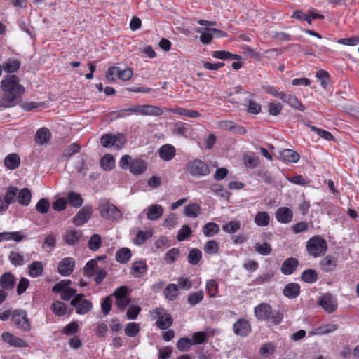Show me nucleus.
Segmentation results:
<instances>
[{"instance_id":"obj_47","label":"nucleus","mask_w":359,"mask_h":359,"mask_svg":"<svg viewBox=\"0 0 359 359\" xmlns=\"http://www.w3.org/2000/svg\"><path fill=\"white\" fill-rule=\"evenodd\" d=\"M152 233L151 231H139L135 238H134V243L137 245L144 244L148 238L151 237Z\"/></svg>"},{"instance_id":"obj_13","label":"nucleus","mask_w":359,"mask_h":359,"mask_svg":"<svg viewBox=\"0 0 359 359\" xmlns=\"http://www.w3.org/2000/svg\"><path fill=\"white\" fill-rule=\"evenodd\" d=\"M318 304L328 313H332L337 307L336 300L330 294H327L320 297L318 299Z\"/></svg>"},{"instance_id":"obj_29","label":"nucleus","mask_w":359,"mask_h":359,"mask_svg":"<svg viewBox=\"0 0 359 359\" xmlns=\"http://www.w3.org/2000/svg\"><path fill=\"white\" fill-rule=\"evenodd\" d=\"M20 163V158L16 154H10L4 159V165L9 170L17 168Z\"/></svg>"},{"instance_id":"obj_46","label":"nucleus","mask_w":359,"mask_h":359,"mask_svg":"<svg viewBox=\"0 0 359 359\" xmlns=\"http://www.w3.org/2000/svg\"><path fill=\"white\" fill-rule=\"evenodd\" d=\"M202 257L201 252L196 248H193L188 255V262L191 265H196Z\"/></svg>"},{"instance_id":"obj_12","label":"nucleus","mask_w":359,"mask_h":359,"mask_svg":"<svg viewBox=\"0 0 359 359\" xmlns=\"http://www.w3.org/2000/svg\"><path fill=\"white\" fill-rule=\"evenodd\" d=\"M272 314L271 306L266 303H261L255 308V315L258 320H267Z\"/></svg>"},{"instance_id":"obj_1","label":"nucleus","mask_w":359,"mask_h":359,"mask_svg":"<svg viewBox=\"0 0 359 359\" xmlns=\"http://www.w3.org/2000/svg\"><path fill=\"white\" fill-rule=\"evenodd\" d=\"M0 107L10 108L16 106L22 100V95L25 91V87L20 83L15 75H8L1 82Z\"/></svg>"},{"instance_id":"obj_57","label":"nucleus","mask_w":359,"mask_h":359,"mask_svg":"<svg viewBox=\"0 0 359 359\" xmlns=\"http://www.w3.org/2000/svg\"><path fill=\"white\" fill-rule=\"evenodd\" d=\"M193 345L192 341L187 337H183L177 341V347L181 351H187Z\"/></svg>"},{"instance_id":"obj_11","label":"nucleus","mask_w":359,"mask_h":359,"mask_svg":"<svg viewBox=\"0 0 359 359\" xmlns=\"http://www.w3.org/2000/svg\"><path fill=\"white\" fill-rule=\"evenodd\" d=\"M75 261L72 257L62 259L58 265V272L63 276H69L74 271Z\"/></svg>"},{"instance_id":"obj_6","label":"nucleus","mask_w":359,"mask_h":359,"mask_svg":"<svg viewBox=\"0 0 359 359\" xmlns=\"http://www.w3.org/2000/svg\"><path fill=\"white\" fill-rule=\"evenodd\" d=\"M11 320L17 328L23 332L29 331L31 325L27 318V311L22 309L15 310L11 316Z\"/></svg>"},{"instance_id":"obj_33","label":"nucleus","mask_w":359,"mask_h":359,"mask_svg":"<svg viewBox=\"0 0 359 359\" xmlns=\"http://www.w3.org/2000/svg\"><path fill=\"white\" fill-rule=\"evenodd\" d=\"M100 165L106 171L111 170L115 165V160L110 154H106L100 159Z\"/></svg>"},{"instance_id":"obj_8","label":"nucleus","mask_w":359,"mask_h":359,"mask_svg":"<svg viewBox=\"0 0 359 359\" xmlns=\"http://www.w3.org/2000/svg\"><path fill=\"white\" fill-rule=\"evenodd\" d=\"M71 305L76 309V312L80 315L88 313L93 306L89 300L84 299L83 294L75 295L71 302Z\"/></svg>"},{"instance_id":"obj_26","label":"nucleus","mask_w":359,"mask_h":359,"mask_svg":"<svg viewBox=\"0 0 359 359\" xmlns=\"http://www.w3.org/2000/svg\"><path fill=\"white\" fill-rule=\"evenodd\" d=\"M51 134L47 128H41L36 131V142L39 144H46L50 139Z\"/></svg>"},{"instance_id":"obj_63","label":"nucleus","mask_w":359,"mask_h":359,"mask_svg":"<svg viewBox=\"0 0 359 359\" xmlns=\"http://www.w3.org/2000/svg\"><path fill=\"white\" fill-rule=\"evenodd\" d=\"M316 77L321 81V85L323 88H326L329 83V74L323 69L318 70L316 74Z\"/></svg>"},{"instance_id":"obj_10","label":"nucleus","mask_w":359,"mask_h":359,"mask_svg":"<svg viewBox=\"0 0 359 359\" xmlns=\"http://www.w3.org/2000/svg\"><path fill=\"white\" fill-rule=\"evenodd\" d=\"M1 339L4 342L9 344L11 346L17 348H25L27 346V343L24 340L9 332H3L1 334Z\"/></svg>"},{"instance_id":"obj_19","label":"nucleus","mask_w":359,"mask_h":359,"mask_svg":"<svg viewBox=\"0 0 359 359\" xmlns=\"http://www.w3.org/2000/svg\"><path fill=\"white\" fill-rule=\"evenodd\" d=\"M147 163L142 158H135L131 161L130 170L133 174L140 175L147 170Z\"/></svg>"},{"instance_id":"obj_43","label":"nucleus","mask_w":359,"mask_h":359,"mask_svg":"<svg viewBox=\"0 0 359 359\" xmlns=\"http://www.w3.org/2000/svg\"><path fill=\"white\" fill-rule=\"evenodd\" d=\"M3 69L8 73H13L18 71L20 67V62L17 60H9L2 65Z\"/></svg>"},{"instance_id":"obj_60","label":"nucleus","mask_w":359,"mask_h":359,"mask_svg":"<svg viewBox=\"0 0 359 359\" xmlns=\"http://www.w3.org/2000/svg\"><path fill=\"white\" fill-rule=\"evenodd\" d=\"M337 329L338 325L336 324H327L318 327L317 333L320 334H327L336 331Z\"/></svg>"},{"instance_id":"obj_64","label":"nucleus","mask_w":359,"mask_h":359,"mask_svg":"<svg viewBox=\"0 0 359 359\" xmlns=\"http://www.w3.org/2000/svg\"><path fill=\"white\" fill-rule=\"evenodd\" d=\"M191 233V230L189 226L184 225L179 231L177 238L179 241H182L187 239Z\"/></svg>"},{"instance_id":"obj_37","label":"nucleus","mask_w":359,"mask_h":359,"mask_svg":"<svg viewBox=\"0 0 359 359\" xmlns=\"http://www.w3.org/2000/svg\"><path fill=\"white\" fill-rule=\"evenodd\" d=\"M201 207L197 203H191L184 208V214L191 218L197 217L201 213Z\"/></svg>"},{"instance_id":"obj_18","label":"nucleus","mask_w":359,"mask_h":359,"mask_svg":"<svg viewBox=\"0 0 359 359\" xmlns=\"http://www.w3.org/2000/svg\"><path fill=\"white\" fill-rule=\"evenodd\" d=\"M163 214V208L161 205L155 204L148 207L147 217L149 220L155 221Z\"/></svg>"},{"instance_id":"obj_39","label":"nucleus","mask_w":359,"mask_h":359,"mask_svg":"<svg viewBox=\"0 0 359 359\" xmlns=\"http://www.w3.org/2000/svg\"><path fill=\"white\" fill-rule=\"evenodd\" d=\"M219 231V225L214 222H208L203 226V233L206 237H212Z\"/></svg>"},{"instance_id":"obj_24","label":"nucleus","mask_w":359,"mask_h":359,"mask_svg":"<svg viewBox=\"0 0 359 359\" xmlns=\"http://www.w3.org/2000/svg\"><path fill=\"white\" fill-rule=\"evenodd\" d=\"M300 292V287L299 284L295 283H291L287 284L283 289V294L290 298L294 299L296 298Z\"/></svg>"},{"instance_id":"obj_53","label":"nucleus","mask_w":359,"mask_h":359,"mask_svg":"<svg viewBox=\"0 0 359 359\" xmlns=\"http://www.w3.org/2000/svg\"><path fill=\"white\" fill-rule=\"evenodd\" d=\"M244 163L246 167L255 168L259 163V158L254 154H246L244 156Z\"/></svg>"},{"instance_id":"obj_61","label":"nucleus","mask_w":359,"mask_h":359,"mask_svg":"<svg viewBox=\"0 0 359 359\" xmlns=\"http://www.w3.org/2000/svg\"><path fill=\"white\" fill-rule=\"evenodd\" d=\"M139 325L135 323H130L125 329V333L128 337H135L139 332Z\"/></svg>"},{"instance_id":"obj_42","label":"nucleus","mask_w":359,"mask_h":359,"mask_svg":"<svg viewBox=\"0 0 359 359\" xmlns=\"http://www.w3.org/2000/svg\"><path fill=\"white\" fill-rule=\"evenodd\" d=\"M51 310L56 316H62L67 313V306L65 303L56 301L52 304Z\"/></svg>"},{"instance_id":"obj_40","label":"nucleus","mask_w":359,"mask_h":359,"mask_svg":"<svg viewBox=\"0 0 359 359\" xmlns=\"http://www.w3.org/2000/svg\"><path fill=\"white\" fill-rule=\"evenodd\" d=\"M318 273L313 269H307L302 273V279L307 283H315L318 280Z\"/></svg>"},{"instance_id":"obj_21","label":"nucleus","mask_w":359,"mask_h":359,"mask_svg":"<svg viewBox=\"0 0 359 359\" xmlns=\"http://www.w3.org/2000/svg\"><path fill=\"white\" fill-rule=\"evenodd\" d=\"M282 100L287 103L291 107L300 111L305 110L304 106L296 96L285 93L284 96L282 97Z\"/></svg>"},{"instance_id":"obj_41","label":"nucleus","mask_w":359,"mask_h":359,"mask_svg":"<svg viewBox=\"0 0 359 359\" xmlns=\"http://www.w3.org/2000/svg\"><path fill=\"white\" fill-rule=\"evenodd\" d=\"M196 32L201 34L200 41L203 44H209L213 39L212 32L206 30V28H197Z\"/></svg>"},{"instance_id":"obj_7","label":"nucleus","mask_w":359,"mask_h":359,"mask_svg":"<svg viewBox=\"0 0 359 359\" xmlns=\"http://www.w3.org/2000/svg\"><path fill=\"white\" fill-rule=\"evenodd\" d=\"M153 315L157 318L156 325L161 330H166L172 324V318L163 308H157L153 311Z\"/></svg>"},{"instance_id":"obj_56","label":"nucleus","mask_w":359,"mask_h":359,"mask_svg":"<svg viewBox=\"0 0 359 359\" xmlns=\"http://www.w3.org/2000/svg\"><path fill=\"white\" fill-rule=\"evenodd\" d=\"M283 109V105L278 102H269L268 104V112L271 116H278Z\"/></svg>"},{"instance_id":"obj_52","label":"nucleus","mask_w":359,"mask_h":359,"mask_svg":"<svg viewBox=\"0 0 359 359\" xmlns=\"http://www.w3.org/2000/svg\"><path fill=\"white\" fill-rule=\"evenodd\" d=\"M102 245L101 237L99 234H93L89 239L88 245L89 248L95 251L100 248Z\"/></svg>"},{"instance_id":"obj_36","label":"nucleus","mask_w":359,"mask_h":359,"mask_svg":"<svg viewBox=\"0 0 359 359\" xmlns=\"http://www.w3.org/2000/svg\"><path fill=\"white\" fill-rule=\"evenodd\" d=\"M99 268L100 267L98 266L97 259H91L87 262L84 267V275L88 277H92L94 276V273L96 272V271L98 270Z\"/></svg>"},{"instance_id":"obj_44","label":"nucleus","mask_w":359,"mask_h":359,"mask_svg":"<svg viewBox=\"0 0 359 359\" xmlns=\"http://www.w3.org/2000/svg\"><path fill=\"white\" fill-rule=\"evenodd\" d=\"M67 200L69 204L75 208H79L83 204L81 196L76 192H69L67 195Z\"/></svg>"},{"instance_id":"obj_51","label":"nucleus","mask_w":359,"mask_h":359,"mask_svg":"<svg viewBox=\"0 0 359 359\" xmlns=\"http://www.w3.org/2000/svg\"><path fill=\"white\" fill-rule=\"evenodd\" d=\"M241 228V224L238 221H231L223 225V230L229 233H234Z\"/></svg>"},{"instance_id":"obj_9","label":"nucleus","mask_w":359,"mask_h":359,"mask_svg":"<svg viewBox=\"0 0 359 359\" xmlns=\"http://www.w3.org/2000/svg\"><path fill=\"white\" fill-rule=\"evenodd\" d=\"M233 330L235 334L245 337L251 332V325L248 320L240 318L234 323Z\"/></svg>"},{"instance_id":"obj_17","label":"nucleus","mask_w":359,"mask_h":359,"mask_svg":"<svg viewBox=\"0 0 359 359\" xmlns=\"http://www.w3.org/2000/svg\"><path fill=\"white\" fill-rule=\"evenodd\" d=\"M299 261L294 257H290L283 262L281 266V272L285 275L292 274L297 268Z\"/></svg>"},{"instance_id":"obj_15","label":"nucleus","mask_w":359,"mask_h":359,"mask_svg":"<svg viewBox=\"0 0 359 359\" xmlns=\"http://www.w3.org/2000/svg\"><path fill=\"white\" fill-rule=\"evenodd\" d=\"M91 215V210L90 208L83 207L73 218V223L76 226H81L86 223Z\"/></svg>"},{"instance_id":"obj_62","label":"nucleus","mask_w":359,"mask_h":359,"mask_svg":"<svg viewBox=\"0 0 359 359\" xmlns=\"http://www.w3.org/2000/svg\"><path fill=\"white\" fill-rule=\"evenodd\" d=\"M206 290L210 297H214L217 293V284L215 280H210L206 283Z\"/></svg>"},{"instance_id":"obj_25","label":"nucleus","mask_w":359,"mask_h":359,"mask_svg":"<svg viewBox=\"0 0 359 359\" xmlns=\"http://www.w3.org/2000/svg\"><path fill=\"white\" fill-rule=\"evenodd\" d=\"M320 266L323 271H333L337 266V260L331 256H326L320 261Z\"/></svg>"},{"instance_id":"obj_5","label":"nucleus","mask_w":359,"mask_h":359,"mask_svg":"<svg viewBox=\"0 0 359 359\" xmlns=\"http://www.w3.org/2000/svg\"><path fill=\"white\" fill-rule=\"evenodd\" d=\"M100 215L107 219L116 220L122 217L123 213L114 204L104 202L99 205Z\"/></svg>"},{"instance_id":"obj_30","label":"nucleus","mask_w":359,"mask_h":359,"mask_svg":"<svg viewBox=\"0 0 359 359\" xmlns=\"http://www.w3.org/2000/svg\"><path fill=\"white\" fill-rule=\"evenodd\" d=\"M280 155L283 161L289 163H296L299 159V154L292 149H284Z\"/></svg>"},{"instance_id":"obj_20","label":"nucleus","mask_w":359,"mask_h":359,"mask_svg":"<svg viewBox=\"0 0 359 359\" xmlns=\"http://www.w3.org/2000/svg\"><path fill=\"white\" fill-rule=\"evenodd\" d=\"M159 157L163 161H170L175 156V149L170 144H165L158 150Z\"/></svg>"},{"instance_id":"obj_59","label":"nucleus","mask_w":359,"mask_h":359,"mask_svg":"<svg viewBox=\"0 0 359 359\" xmlns=\"http://www.w3.org/2000/svg\"><path fill=\"white\" fill-rule=\"evenodd\" d=\"M50 208V203L46 198H41L36 205V210L41 213L46 214L48 212Z\"/></svg>"},{"instance_id":"obj_3","label":"nucleus","mask_w":359,"mask_h":359,"mask_svg":"<svg viewBox=\"0 0 359 359\" xmlns=\"http://www.w3.org/2000/svg\"><path fill=\"white\" fill-rule=\"evenodd\" d=\"M327 249L326 241L319 236H313L306 243L308 253L314 257L325 255Z\"/></svg>"},{"instance_id":"obj_34","label":"nucleus","mask_w":359,"mask_h":359,"mask_svg":"<svg viewBox=\"0 0 359 359\" xmlns=\"http://www.w3.org/2000/svg\"><path fill=\"white\" fill-rule=\"evenodd\" d=\"M131 257V251L127 248L118 250L116 254V259L120 263H127Z\"/></svg>"},{"instance_id":"obj_23","label":"nucleus","mask_w":359,"mask_h":359,"mask_svg":"<svg viewBox=\"0 0 359 359\" xmlns=\"http://www.w3.org/2000/svg\"><path fill=\"white\" fill-rule=\"evenodd\" d=\"M147 268V265L144 262H135L131 267V274L135 278L141 277L143 274L146 273Z\"/></svg>"},{"instance_id":"obj_16","label":"nucleus","mask_w":359,"mask_h":359,"mask_svg":"<svg viewBox=\"0 0 359 359\" xmlns=\"http://www.w3.org/2000/svg\"><path fill=\"white\" fill-rule=\"evenodd\" d=\"M16 278L11 272L4 273L0 278V286L3 290H9L14 287Z\"/></svg>"},{"instance_id":"obj_4","label":"nucleus","mask_w":359,"mask_h":359,"mask_svg":"<svg viewBox=\"0 0 359 359\" xmlns=\"http://www.w3.org/2000/svg\"><path fill=\"white\" fill-rule=\"evenodd\" d=\"M186 170L190 175L195 177H201L210 173L208 165L199 159L189 161L187 165Z\"/></svg>"},{"instance_id":"obj_27","label":"nucleus","mask_w":359,"mask_h":359,"mask_svg":"<svg viewBox=\"0 0 359 359\" xmlns=\"http://www.w3.org/2000/svg\"><path fill=\"white\" fill-rule=\"evenodd\" d=\"M212 57L220 60H241V56L237 54L231 53L229 51L216 50L212 52Z\"/></svg>"},{"instance_id":"obj_49","label":"nucleus","mask_w":359,"mask_h":359,"mask_svg":"<svg viewBox=\"0 0 359 359\" xmlns=\"http://www.w3.org/2000/svg\"><path fill=\"white\" fill-rule=\"evenodd\" d=\"M254 248L257 252L264 256L269 255L272 251L271 245L266 242L262 244L257 243Z\"/></svg>"},{"instance_id":"obj_2","label":"nucleus","mask_w":359,"mask_h":359,"mask_svg":"<svg viewBox=\"0 0 359 359\" xmlns=\"http://www.w3.org/2000/svg\"><path fill=\"white\" fill-rule=\"evenodd\" d=\"M163 111L161 108L149 104H134L130 107L118 111V116L125 117L132 114H139L142 116H160L163 114Z\"/></svg>"},{"instance_id":"obj_50","label":"nucleus","mask_w":359,"mask_h":359,"mask_svg":"<svg viewBox=\"0 0 359 359\" xmlns=\"http://www.w3.org/2000/svg\"><path fill=\"white\" fill-rule=\"evenodd\" d=\"M122 69L119 67L112 66L110 67L106 74V79L108 81H115L116 76L119 79Z\"/></svg>"},{"instance_id":"obj_54","label":"nucleus","mask_w":359,"mask_h":359,"mask_svg":"<svg viewBox=\"0 0 359 359\" xmlns=\"http://www.w3.org/2000/svg\"><path fill=\"white\" fill-rule=\"evenodd\" d=\"M208 340V335L205 332H196L192 335V343L193 344H201L206 342Z\"/></svg>"},{"instance_id":"obj_55","label":"nucleus","mask_w":359,"mask_h":359,"mask_svg":"<svg viewBox=\"0 0 359 359\" xmlns=\"http://www.w3.org/2000/svg\"><path fill=\"white\" fill-rule=\"evenodd\" d=\"M218 250L219 245L215 240L208 241L204 246V251L207 254H216Z\"/></svg>"},{"instance_id":"obj_35","label":"nucleus","mask_w":359,"mask_h":359,"mask_svg":"<svg viewBox=\"0 0 359 359\" xmlns=\"http://www.w3.org/2000/svg\"><path fill=\"white\" fill-rule=\"evenodd\" d=\"M81 233L79 231L71 230L66 232L64 241L69 245H74L79 240Z\"/></svg>"},{"instance_id":"obj_14","label":"nucleus","mask_w":359,"mask_h":359,"mask_svg":"<svg viewBox=\"0 0 359 359\" xmlns=\"http://www.w3.org/2000/svg\"><path fill=\"white\" fill-rule=\"evenodd\" d=\"M276 218L280 223L287 224L292 221L293 218V212L288 208L281 207L277 209L276 212Z\"/></svg>"},{"instance_id":"obj_38","label":"nucleus","mask_w":359,"mask_h":359,"mask_svg":"<svg viewBox=\"0 0 359 359\" xmlns=\"http://www.w3.org/2000/svg\"><path fill=\"white\" fill-rule=\"evenodd\" d=\"M270 222V216L266 212H259L255 217V223L259 226H266Z\"/></svg>"},{"instance_id":"obj_45","label":"nucleus","mask_w":359,"mask_h":359,"mask_svg":"<svg viewBox=\"0 0 359 359\" xmlns=\"http://www.w3.org/2000/svg\"><path fill=\"white\" fill-rule=\"evenodd\" d=\"M204 297V292L202 290H199L195 292L191 293L187 298V302L191 306H195L199 304Z\"/></svg>"},{"instance_id":"obj_48","label":"nucleus","mask_w":359,"mask_h":359,"mask_svg":"<svg viewBox=\"0 0 359 359\" xmlns=\"http://www.w3.org/2000/svg\"><path fill=\"white\" fill-rule=\"evenodd\" d=\"M8 259L15 266H22L24 264V256L16 251H11Z\"/></svg>"},{"instance_id":"obj_58","label":"nucleus","mask_w":359,"mask_h":359,"mask_svg":"<svg viewBox=\"0 0 359 359\" xmlns=\"http://www.w3.org/2000/svg\"><path fill=\"white\" fill-rule=\"evenodd\" d=\"M81 147L77 143H72L63 151V156L70 157L80 151Z\"/></svg>"},{"instance_id":"obj_32","label":"nucleus","mask_w":359,"mask_h":359,"mask_svg":"<svg viewBox=\"0 0 359 359\" xmlns=\"http://www.w3.org/2000/svg\"><path fill=\"white\" fill-rule=\"evenodd\" d=\"M18 193V188L16 187H9L6 192L5 194V196L3 197L4 200L6 201V203H7L8 205L11 204H13L15 202L17 199V194Z\"/></svg>"},{"instance_id":"obj_31","label":"nucleus","mask_w":359,"mask_h":359,"mask_svg":"<svg viewBox=\"0 0 359 359\" xmlns=\"http://www.w3.org/2000/svg\"><path fill=\"white\" fill-rule=\"evenodd\" d=\"M29 275L32 278H37L42 275L43 266L41 262L34 261L28 267Z\"/></svg>"},{"instance_id":"obj_28","label":"nucleus","mask_w":359,"mask_h":359,"mask_svg":"<svg viewBox=\"0 0 359 359\" xmlns=\"http://www.w3.org/2000/svg\"><path fill=\"white\" fill-rule=\"evenodd\" d=\"M164 296L169 301H174L179 296V290L177 285L173 283L168 284L164 290Z\"/></svg>"},{"instance_id":"obj_22","label":"nucleus","mask_w":359,"mask_h":359,"mask_svg":"<svg viewBox=\"0 0 359 359\" xmlns=\"http://www.w3.org/2000/svg\"><path fill=\"white\" fill-rule=\"evenodd\" d=\"M31 199L32 193L29 189L25 187L20 190L18 189L17 200L20 205L27 206L30 203Z\"/></svg>"}]
</instances>
